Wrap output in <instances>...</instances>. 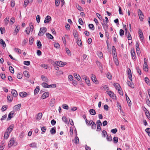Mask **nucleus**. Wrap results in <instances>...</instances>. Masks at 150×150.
<instances>
[{
  "mask_svg": "<svg viewBox=\"0 0 150 150\" xmlns=\"http://www.w3.org/2000/svg\"><path fill=\"white\" fill-rule=\"evenodd\" d=\"M47 30V28L45 27L41 28L40 29V31L38 34V35L39 36H42Z\"/></svg>",
  "mask_w": 150,
  "mask_h": 150,
  "instance_id": "nucleus-1",
  "label": "nucleus"
},
{
  "mask_svg": "<svg viewBox=\"0 0 150 150\" xmlns=\"http://www.w3.org/2000/svg\"><path fill=\"white\" fill-rule=\"evenodd\" d=\"M15 140L14 139V138H11L8 142V147L10 148L13 144L15 146L17 144L16 143H15Z\"/></svg>",
  "mask_w": 150,
  "mask_h": 150,
  "instance_id": "nucleus-2",
  "label": "nucleus"
},
{
  "mask_svg": "<svg viewBox=\"0 0 150 150\" xmlns=\"http://www.w3.org/2000/svg\"><path fill=\"white\" fill-rule=\"evenodd\" d=\"M138 14L140 20L142 21L144 18V16L142 12L140 9L138 10Z\"/></svg>",
  "mask_w": 150,
  "mask_h": 150,
  "instance_id": "nucleus-3",
  "label": "nucleus"
},
{
  "mask_svg": "<svg viewBox=\"0 0 150 150\" xmlns=\"http://www.w3.org/2000/svg\"><path fill=\"white\" fill-rule=\"evenodd\" d=\"M97 125V131L99 132L101 131V129L100 127V126L102 125V123L100 121L98 120L96 122Z\"/></svg>",
  "mask_w": 150,
  "mask_h": 150,
  "instance_id": "nucleus-4",
  "label": "nucleus"
},
{
  "mask_svg": "<svg viewBox=\"0 0 150 150\" xmlns=\"http://www.w3.org/2000/svg\"><path fill=\"white\" fill-rule=\"evenodd\" d=\"M107 94L113 99H114L116 98V96L112 92L109 91H107Z\"/></svg>",
  "mask_w": 150,
  "mask_h": 150,
  "instance_id": "nucleus-5",
  "label": "nucleus"
},
{
  "mask_svg": "<svg viewBox=\"0 0 150 150\" xmlns=\"http://www.w3.org/2000/svg\"><path fill=\"white\" fill-rule=\"evenodd\" d=\"M13 125H10L6 129V132H8V134H10L13 130Z\"/></svg>",
  "mask_w": 150,
  "mask_h": 150,
  "instance_id": "nucleus-6",
  "label": "nucleus"
},
{
  "mask_svg": "<svg viewBox=\"0 0 150 150\" xmlns=\"http://www.w3.org/2000/svg\"><path fill=\"white\" fill-rule=\"evenodd\" d=\"M14 111H12L8 115V117L7 119V120H10L12 117L14 116Z\"/></svg>",
  "mask_w": 150,
  "mask_h": 150,
  "instance_id": "nucleus-7",
  "label": "nucleus"
},
{
  "mask_svg": "<svg viewBox=\"0 0 150 150\" xmlns=\"http://www.w3.org/2000/svg\"><path fill=\"white\" fill-rule=\"evenodd\" d=\"M55 64L57 66L62 67H63L65 64L63 62L61 61H56Z\"/></svg>",
  "mask_w": 150,
  "mask_h": 150,
  "instance_id": "nucleus-8",
  "label": "nucleus"
},
{
  "mask_svg": "<svg viewBox=\"0 0 150 150\" xmlns=\"http://www.w3.org/2000/svg\"><path fill=\"white\" fill-rule=\"evenodd\" d=\"M51 17L49 16H47L45 18V19L44 21L45 23H48L50 22V21H51Z\"/></svg>",
  "mask_w": 150,
  "mask_h": 150,
  "instance_id": "nucleus-9",
  "label": "nucleus"
},
{
  "mask_svg": "<svg viewBox=\"0 0 150 150\" xmlns=\"http://www.w3.org/2000/svg\"><path fill=\"white\" fill-rule=\"evenodd\" d=\"M91 79L92 81L96 83H97L98 82L97 80L96 76L93 74L91 75Z\"/></svg>",
  "mask_w": 150,
  "mask_h": 150,
  "instance_id": "nucleus-10",
  "label": "nucleus"
},
{
  "mask_svg": "<svg viewBox=\"0 0 150 150\" xmlns=\"http://www.w3.org/2000/svg\"><path fill=\"white\" fill-rule=\"evenodd\" d=\"M49 95V93L48 92H45L42 95L41 98L42 99H44L46 97H48Z\"/></svg>",
  "mask_w": 150,
  "mask_h": 150,
  "instance_id": "nucleus-11",
  "label": "nucleus"
},
{
  "mask_svg": "<svg viewBox=\"0 0 150 150\" xmlns=\"http://www.w3.org/2000/svg\"><path fill=\"white\" fill-rule=\"evenodd\" d=\"M102 25L105 32L107 31L108 28V25L107 23L104 22L103 23H102Z\"/></svg>",
  "mask_w": 150,
  "mask_h": 150,
  "instance_id": "nucleus-12",
  "label": "nucleus"
},
{
  "mask_svg": "<svg viewBox=\"0 0 150 150\" xmlns=\"http://www.w3.org/2000/svg\"><path fill=\"white\" fill-rule=\"evenodd\" d=\"M74 77L79 81H81V79L80 76L77 74H74Z\"/></svg>",
  "mask_w": 150,
  "mask_h": 150,
  "instance_id": "nucleus-13",
  "label": "nucleus"
},
{
  "mask_svg": "<svg viewBox=\"0 0 150 150\" xmlns=\"http://www.w3.org/2000/svg\"><path fill=\"white\" fill-rule=\"evenodd\" d=\"M19 95L21 97H22V98H24V97L27 96L28 94L25 92H20L19 93Z\"/></svg>",
  "mask_w": 150,
  "mask_h": 150,
  "instance_id": "nucleus-14",
  "label": "nucleus"
},
{
  "mask_svg": "<svg viewBox=\"0 0 150 150\" xmlns=\"http://www.w3.org/2000/svg\"><path fill=\"white\" fill-rule=\"evenodd\" d=\"M126 99L127 101V103L128 104L129 106H130L131 105V101L130 100L129 97L127 96L126 94H125Z\"/></svg>",
  "mask_w": 150,
  "mask_h": 150,
  "instance_id": "nucleus-15",
  "label": "nucleus"
},
{
  "mask_svg": "<svg viewBox=\"0 0 150 150\" xmlns=\"http://www.w3.org/2000/svg\"><path fill=\"white\" fill-rule=\"evenodd\" d=\"M73 34L75 38H78L79 34L77 31L76 30H73Z\"/></svg>",
  "mask_w": 150,
  "mask_h": 150,
  "instance_id": "nucleus-16",
  "label": "nucleus"
},
{
  "mask_svg": "<svg viewBox=\"0 0 150 150\" xmlns=\"http://www.w3.org/2000/svg\"><path fill=\"white\" fill-rule=\"evenodd\" d=\"M41 79L43 81L47 82H48L49 81V80L48 78L46 76L43 75H42L41 76Z\"/></svg>",
  "mask_w": 150,
  "mask_h": 150,
  "instance_id": "nucleus-17",
  "label": "nucleus"
},
{
  "mask_svg": "<svg viewBox=\"0 0 150 150\" xmlns=\"http://www.w3.org/2000/svg\"><path fill=\"white\" fill-rule=\"evenodd\" d=\"M55 103V100L53 98H52L50 103V106L53 107L54 106Z\"/></svg>",
  "mask_w": 150,
  "mask_h": 150,
  "instance_id": "nucleus-18",
  "label": "nucleus"
},
{
  "mask_svg": "<svg viewBox=\"0 0 150 150\" xmlns=\"http://www.w3.org/2000/svg\"><path fill=\"white\" fill-rule=\"evenodd\" d=\"M0 44L4 47H5L6 46V45L4 41L2 39L0 40Z\"/></svg>",
  "mask_w": 150,
  "mask_h": 150,
  "instance_id": "nucleus-19",
  "label": "nucleus"
},
{
  "mask_svg": "<svg viewBox=\"0 0 150 150\" xmlns=\"http://www.w3.org/2000/svg\"><path fill=\"white\" fill-rule=\"evenodd\" d=\"M11 93L13 96L16 97L18 95L17 91L15 90H13L11 91Z\"/></svg>",
  "mask_w": 150,
  "mask_h": 150,
  "instance_id": "nucleus-20",
  "label": "nucleus"
},
{
  "mask_svg": "<svg viewBox=\"0 0 150 150\" xmlns=\"http://www.w3.org/2000/svg\"><path fill=\"white\" fill-rule=\"evenodd\" d=\"M21 104H19L17 105H15L14 107V109L15 110H18L20 109L21 107Z\"/></svg>",
  "mask_w": 150,
  "mask_h": 150,
  "instance_id": "nucleus-21",
  "label": "nucleus"
},
{
  "mask_svg": "<svg viewBox=\"0 0 150 150\" xmlns=\"http://www.w3.org/2000/svg\"><path fill=\"white\" fill-rule=\"evenodd\" d=\"M89 112L90 114L92 115H94L96 114L95 110L93 109H91L90 110Z\"/></svg>",
  "mask_w": 150,
  "mask_h": 150,
  "instance_id": "nucleus-22",
  "label": "nucleus"
},
{
  "mask_svg": "<svg viewBox=\"0 0 150 150\" xmlns=\"http://www.w3.org/2000/svg\"><path fill=\"white\" fill-rule=\"evenodd\" d=\"M114 62L116 65H118L119 64L118 61L117 57H113Z\"/></svg>",
  "mask_w": 150,
  "mask_h": 150,
  "instance_id": "nucleus-23",
  "label": "nucleus"
},
{
  "mask_svg": "<svg viewBox=\"0 0 150 150\" xmlns=\"http://www.w3.org/2000/svg\"><path fill=\"white\" fill-rule=\"evenodd\" d=\"M39 86H37L34 91V94H37L38 93V92L39 91Z\"/></svg>",
  "mask_w": 150,
  "mask_h": 150,
  "instance_id": "nucleus-24",
  "label": "nucleus"
},
{
  "mask_svg": "<svg viewBox=\"0 0 150 150\" xmlns=\"http://www.w3.org/2000/svg\"><path fill=\"white\" fill-rule=\"evenodd\" d=\"M113 85L115 86L116 89H118H118H120L121 88V87L120 85L118 83H114Z\"/></svg>",
  "mask_w": 150,
  "mask_h": 150,
  "instance_id": "nucleus-25",
  "label": "nucleus"
},
{
  "mask_svg": "<svg viewBox=\"0 0 150 150\" xmlns=\"http://www.w3.org/2000/svg\"><path fill=\"white\" fill-rule=\"evenodd\" d=\"M76 43L80 47H81L82 45V42L81 40L79 38H77Z\"/></svg>",
  "mask_w": 150,
  "mask_h": 150,
  "instance_id": "nucleus-26",
  "label": "nucleus"
},
{
  "mask_svg": "<svg viewBox=\"0 0 150 150\" xmlns=\"http://www.w3.org/2000/svg\"><path fill=\"white\" fill-rule=\"evenodd\" d=\"M131 54L133 59H135L136 57L135 56V53L134 50H132L131 52Z\"/></svg>",
  "mask_w": 150,
  "mask_h": 150,
  "instance_id": "nucleus-27",
  "label": "nucleus"
},
{
  "mask_svg": "<svg viewBox=\"0 0 150 150\" xmlns=\"http://www.w3.org/2000/svg\"><path fill=\"white\" fill-rule=\"evenodd\" d=\"M127 83L128 85L131 88H133L134 87V84L130 81H128Z\"/></svg>",
  "mask_w": 150,
  "mask_h": 150,
  "instance_id": "nucleus-28",
  "label": "nucleus"
},
{
  "mask_svg": "<svg viewBox=\"0 0 150 150\" xmlns=\"http://www.w3.org/2000/svg\"><path fill=\"white\" fill-rule=\"evenodd\" d=\"M42 114L41 113H39L37 115L36 118L37 119L40 120L42 118Z\"/></svg>",
  "mask_w": 150,
  "mask_h": 150,
  "instance_id": "nucleus-29",
  "label": "nucleus"
},
{
  "mask_svg": "<svg viewBox=\"0 0 150 150\" xmlns=\"http://www.w3.org/2000/svg\"><path fill=\"white\" fill-rule=\"evenodd\" d=\"M23 74L27 78H29L30 76L29 73L27 71H25L23 72Z\"/></svg>",
  "mask_w": 150,
  "mask_h": 150,
  "instance_id": "nucleus-30",
  "label": "nucleus"
},
{
  "mask_svg": "<svg viewBox=\"0 0 150 150\" xmlns=\"http://www.w3.org/2000/svg\"><path fill=\"white\" fill-rule=\"evenodd\" d=\"M37 45L38 48L39 49L42 46V44L40 41L39 40H38L37 41Z\"/></svg>",
  "mask_w": 150,
  "mask_h": 150,
  "instance_id": "nucleus-31",
  "label": "nucleus"
},
{
  "mask_svg": "<svg viewBox=\"0 0 150 150\" xmlns=\"http://www.w3.org/2000/svg\"><path fill=\"white\" fill-rule=\"evenodd\" d=\"M7 100H8V101L10 103L13 100V98L11 96V95H8L7 96Z\"/></svg>",
  "mask_w": 150,
  "mask_h": 150,
  "instance_id": "nucleus-32",
  "label": "nucleus"
},
{
  "mask_svg": "<svg viewBox=\"0 0 150 150\" xmlns=\"http://www.w3.org/2000/svg\"><path fill=\"white\" fill-rule=\"evenodd\" d=\"M46 36L47 38L50 39H52L54 38L52 35L48 33H46Z\"/></svg>",
  "mask_w": 150,
  "mask_h": 150,
  "instance_id": "nucleus-33",
  "label": "nucleus"
},
{
  "mask_svg": "<svg viewBox=\"0 0 150 150\" xmlns=\"http://www.w3.org/2000/svg\"><path fill=\"white\" fill-rule=\"evenodd\" d=\"M9 18L7 17L4 20V23L5 25H7L8 24L9 21Z\"/></svg>",
  "mask_w": 150,
  "mask_h": 150,
  "instance_id": "nucleus-34",
  "label": "nucleus"
},
{
  "mask_svg": "<svg viewBox=\"0 0 150 150\" xmlns=\"http://www.w3.org/2000/svg\"><path fill=\"white\" fill-rule=\"evenodd\" d=\"M107 139L108 141H111L112 140V137L110 134H108L107 136Z\"/></svg>",
  "mask_w": 150,
  "mask_h": 150,
  "instance_id": "nucleus-35",
  "label": "nucleus"
},
{
  "mask_svg": "<svg viewBox=\"0 0 150 150\" xmlns=\"http://www.w3.org/2000/svg\"><path fill=\"white\" fill-rule=\"evenodd\" d=\"M14 51L18 54H21V50L18 48H15L14 49Z\"/></svg>",
  "mask_w": 150,
  "mask_h": 150,
  "instance_id": "nucleus-36",
  "label": "nucleus"
},
{
  "mask_svg": "<svg viewBox=\"0 0 150 150\" xmlns=\"http://www.w3.org/2000/svg\"><path fill=\"white\" fill-rule=\"evenodd\" d=\"M36 145L37 144L35 142L29 144L30 146L32 147H36Z\"/></svg>",
  "mask_w": 150,
  "mask_h": 150,
  "instance_id": "nucleus-37",
  "label": "nucleus"
},
{
  "mask_svg": "<svg viewBox=\"0 0 150 150\" xmlns=\"http://www.w3.org/2000/svg\"><path fill=\"white\" fill-rule=\"evenodd\" d=\"M9 134H8V132H5L4 135V138L6 139H7L8 137Z\"/></svg>",
  "mask_w": 150,
  "mask_h": 150,
  "instance_id": "nucleus-38",
  "label": "nucleus"
},
{
  "mask_svg": "<svg viewBox=\"0 0 150 150\" xmlns=\"http://www.w3.org/2000/svg\"><path fill=\"white\" fill-rule=\"evenodd\" d=\"M88 27L90 29H91L92 30H94V25L92 24H90L88 25Z\"/></svg>",
  "mask_w": 150,
  "mask_h": 150,
  "instance_id": "nucleus-39",
  "label": "nucleus"
},
{
  "mask_svg": "<svg viewBox=\"0 0 150 150\" xmlns=\"http://www.w3.org/2000/svg\"><path fill=\"white\" fill-rule=\"evenodd\" d=\"M117 34L115 33L113 36V40L115 42H116L117 41Z\"/></svg>",
  "mask_w": 150,
  "mask_h": 150,
  "instance_id": "nucleus-40",
  "label": "nucleus"
},
{
  "mask_svg": "<svg viewBox=\"0 0 150 150\" xmlns=\"http://www.w3.org/2000/svg\"><path fill=\"white\" fill-rule=\"evenodd\" d=\"M50 133L51 134H55L56 133V130L54 128H52L51 129L50 131Z\"/></svg>",
  "mask_w": 150,
  "mask_h": 150,
  "instance_id": "nucleus-41",
  "label": "nucleus"
},
{
  "mask_svg": "<svg viewBox=\"0 0 150 150\" xmlns=\"http://www.w3.org/2000/svg\"><path fill=\"white\" fill-rule=\"evenodd\" d=\"M85 81L88 86H89L91 85L90 81L89 80V79L88 78L87 79H86L85 80Z\"/></svg>",
  "mask_w": 150,
  "mask_h": 150,
  "instance_id": "nucleus-42",
  "label": "nucleus"
},
{
  "mask_svg": "<svg viewBox=\"0 0 150 150\" xmlns=\"http://www.w3.org/2000/svg\"><path fill=\"white\" fill-rule=\"evenodd\" d=\"M86 124H88V125L89 124L90 125H91L93 123V121L92 120H91L90 121H88V120H87V119H86Z\"/></svg>",
  "mask_w": 150,
  "mask_h": 150,
  "instance_id": "nucleus-43",
  "label": "nucleus"
},
{
  "mask_svg": "<svg viewBox=\"0 0 150 150\" xmlns=\"http://www.w3.org/2000/svg\"><path fill=\"white\" fill-rule=\"evenodd\" d=\"M113 141L115 143H117L118 142V137H114L113 138Z\"/></svg>",
  "mask_w": 150,
  "mask_h": 150,
  "instance_id": "nucleus-44",
  "label": "nucleus"
},
{
  "mask_svg": "<svg viewBox=\"0 0 150 150\" xmlns=\"http://www.w3.org/2000/svg\"><path fill=\"white\" fill-rule=\"evenodd\" d=\"M97 55L100 58H101L103 57V54L102 52H99L97 53Z\"/></svg>",
  "mask_w": 150,
  "mask_h": 150,
  "instance_id": "nucleus-45",
  "label": "nucleus"
},
{
  "mask_svg": "<svg viewBox=\"0 0 150 150\" xmlns=\"http://www.w3.org/2000/svg\"><path fill=\"white\" fill-rule=\"evenodd\" d=\"M9 70L13 74L14 72V69L11 66H10L9 67Z\"/></svg>",
  "mask_w": 150,
  "mask_h": 150,
  "instance_id": "nucleus-46",
  "label": "nucleus"
},
{
  "mask_svg": "<svg viewBox=\"0 0 150 150\" xmlns=\"http://www.w3.org/2000/svg\"><path fill=\"white\" fill-rule=\"evenodd\" d=\"M48 84L46 83H42V86L44 88H48Z\"/></svg>",
  "mask_w": 150,
  "mask_h": 150,
  "instance_id": "nucleus-47",
  "label": "nucleus"
},
{
  "mask_svg": "<svg viewBox=\"0 0 150 150\" xmlns=\"http://www.w3.org/2000/svg\"><path fill=\"white\" fill-rule=\"evenodd\" d=\"M56 87V85L55 84H53L51 85H48V88H49L50 87L55 88Z\"/></svg>",
  "mask_w": 150,
  "mask_h": 150,
  "instance_id": "nucleus-48",
  "label": "nucleus"
},
{
  "mask_svg": "<svg viewBox=\"0 0 150 150\" xmlns=\"http://www.w3.org/2000/svg\"><path fill=\"white\" fill-rule=\"evenodd\" d=\"M146 132L147 133L149 136L150 137V128H148L145 130Z\"/></svg>",
  "mask_w": 150,
  "mask_h": 150,
  "instance_id": "nucleus-49",
  "label": "nucleus"
},
{
  "mask_svg": "<svg viewBox=\"0 0 150 150\" xmlns=\"http://www.w3.org/2000/svg\"><path fill=\"white\" fill-rule=\"evenodd\" d=\"M91 126V128L93 129H95L96 128V125L94 122H93Z\"/></svg>",
  "mask_w": 150,
  "mask_h": 150,
  "instance_id": "nucleus-50",
  "label": "nucleus"
},
{
  "mask_svg": "<svg viewBox=\"0 0 150 150\" xmlns=\"http://www.w3.org/2000/svg\"><path fill=\"white\" fill-rule=\"evenodd\" d=\"M29 42L30 45H31L33 42V38L32 37H31L29 38Z\"/></svg>",
  "mask_w": 150,
  "mask_h": 150,
  "instance_id": "nucleus-51",
  "label": "nucleus"
},
{
  "mask_svg": "<svg viewBox=\"0 0 150 150\" xmlns=\"http://www.w3.org/2000/svg\"><path fill=\"white\" fill-rule=\"evenodd\" d=\"M66 51L67 53L69 56H70L71 55V53L69 50L68 48H66Z\"/></svg>",
  "mask_w": 150,
  "mask_h": 150,
  "instance_id": "nucleus-52",
  "label": "nucleus"
},
{
  "mask_svg": "<svg viewBox=\"0 0 150 150\" xmlns=\"http://www.w3.org/2000/svg\"><path fill=\"white\" fill-rule=\"evenodd\" d=\"M75 143L76 144H78V143L79 142V138L77 136L75 138Z\"/></svg>",
  "mask_w": 150,
  "mask_h": 150,
  "instance_id": "nucleus-53",
  "label": "nucleus"
},
{
  "mask_svg": "<svg viewBox=\"0 0 150 150\" xmlns=\"http://www.w3.org/2000/svg\"><path fill=\"white\" fill-rule=\"evenodd\" d=\"M62 107L63 108L65 109L68 110L69 109V106L67 104H64L63 105Z\"/></svg>",
  "mask_w": 150,
  "mask_h": 150,
  "instance_id": "nucleus-54",
  "label": "nucleus"
},
{
  "mask_svg": "<svg viewBox=\"0 0 150 150\" xmlns=\"http://www.w3.org/2000/svg\"><path fill=\"white\" fill-rule=\"evenodd\" d=\"M62 120L63 121L66 123H67L68 122V121H67V118L65 116H63L62 118Z\"/></svg>",
  "mask_w": 150,
  "mask_h": 150,
  "instance_id": "nucleus-55",
  "label": "nucleus"
},
{
  "mask_svg": "<svg viewBox=\"0 0 150 150\" xmlns=\"http://www.w3.org/2000/svg\"><path fill=\"white\" fill-rule=\"evenodd\" d=\"M60 4V0H55V5L56 6H58Z\"/></svg>",
  "mask_w": 150,
  "mask_h": 150,
  "instance_id": "nucleus-56",
  "label": "nucleus"
},
{
  "mask_svg": "<svg viewBox=\"0 0 150 150\" xmlns=\"http://www.w3.org/2000/svg\"><path fill=\"white\" fill-rule=\"evenodd\" d=\"M40 16L39 15H38L36 16V21L38 23H39L40 22Z\"/></svg>",
  "mask_w": 150,
  "mask_h": 150,
  "instance_id": "nucleus-57",
  "label": "nucleus"
},
{
  "mask_svg": "<svg viewBox=\"0 0 150 150\" xmlns=\"http://www.w3.org/2000/svg\"><path fill=\"white\" fill-rule=\"evenodd\" d=\"M7 108V106L6 105V106H4L2 107L1 108V110L2 111H5Z\"/></svg>",
  "mask_w": 150,
  "mask_h": 150,
  "instance_id": "nucleus-58",
  "label": "nucleus"
},
{
  "mask_svg": "<svg viewBox=\"0 0 150 150\" xmlns=\"http://www.w3.org/2000/svg\"><path fill=\"white\" fill-rule=\"evenodd\" d=\"M107 132L105 130H103L102 132V134L103 137H106V135L107 134Z\"/></svg>",
  "mask_w": 150,
  "mask_h": 150,
  "instance_id": "nucleus-59",
  "label": "nucleus"
},
{
  "mask_svg": "<svg viewBox=\"0 0 150 150\" xmlns=\"http://www.w3.org/2000/svg\"><path fill=\"white\" fill-rule=\"evenodd\" d=\"M76 7L80 11H82L83 10V9L82 7L78 4L76 5Z\"/></svg>",
  "mask_w": 150,
  "mask_h": 150,
  "instance_id": "nucleus-60",
  "label": "nucleus"
},
{
  "mask_svg": "<svg viewBox=\"0 0 150 150\" xmlns=\"http://www.w3.org/2000/svg\"><path fill=\"white\" fill-rule=\"evenodd\" d=\"M24 64L28 66L30 64V62L29 61H24Z\"/></svg>",
  "mask_w": 150,
  "mask_h": 150,
  "instance_id": "nucleus-61",
  "label": "nucleus"
},
{
  "mask_svg": "<svg viewBox=\"0 0 150 150\" xmlns=\"http://www.w3.org/2000/svg\"><path fill=\"white\" fill-rule=\"evenodd\" d=\"M143 67L144 69V71H146L147 72L148 70V65H146V66H143Z\"/></svg>",
  "mask_w": 150,
  "mask_h": 150,
  "instance_id": "nucleus-62",
  "label": "nucleus"
},
{
  "mask_svg": "<svg viewBox=\"0 0 150 150\" xmlns=\"http://www.w3.org/2000/svg\"><path fill=\"white\" fill-rule=\"evenodd\" d=\"M117 131V129L115 128L111 130V132L113 134L116 133Z\"/></svg>",
  "mask_w": 150,
  "mask_h": 150,
  "instance_id": "nucleus-63",
  "label": "nucleus"
},
{
  "mask_svg": "<svg viewBox=\"0 0 150 150\" xmlns=\"http://www.w3.org/2000/svg\"><path fill=\"white\" fill-rule=\"evenodd\" d=\"M145 81L148 84L150 83L149 80L148 78L146 77L145 78Z\"/></svg>",
  "mask_w": 150,
  "mask_h": 150,
  "instance_id": "nucleus-64",
  "label": "nucleus"
}]
</instances>
